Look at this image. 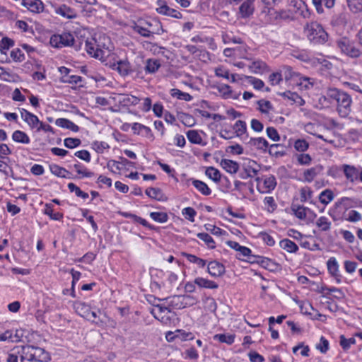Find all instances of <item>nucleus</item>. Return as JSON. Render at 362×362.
I'll use <instances>...</instances> for the list:
<instances>
[{
  "instance_id": "nucleus-9",
  "label": "nucleus",
  "mask_w": 362,
  "mask_h": 362,
  "mask_svg": "<svg viewBox=\"0 0 362 362\" xmlns=\"http://www.w3.org/2000/svg\"><path fill=\"white\" fill-rule=\"evenodd\" d=\"M156 11L159 14L170 16L177 19H180L182 17V13L180 11L170 8L164 0H158L156 1Z\"/></svg>"
},
{
  "instance_id": "nucleus-27",
  "label": "nucleus",
  "mask_w": 362,
  "mask_h": 362,
  "mask_svg": "<svg viewBox=\"0 0 362 362\" xmlns=\"http://www.w3.org/2000/svg\"><path fill=\"white\" fill-rule=\"evenodd\" d=\"M194 284L199 288L216 289L218 287L217 283L203 277H197L194 279Z\"/></svg>"
},
{
  "instance_id": "nucleus-13",
  "label": "nucleus",
  "mask_w": 362,
  "mask_h": 362,
  "mask_svg": "<svg viewBox=\"0 0 362 362\" xmlns=\"http://www.w3.org/2000/svg\"><path fill=\"white\" fill-rule=\"evenodd\" d=\"M21 5L33 13H40L45 10V5L41 0H22Z\"/></svg>"
},
{
  "instance_id": "nucleus-29",
  "label": "nucleus",
  "mask_w": 362,
  "mask_h": 362,
  "mask_svg": "<svg viewBox=\"0 0 362 362\" xmlns=\"http://www.w3.org/2000/svg\"><path fill=\"white\" fill-rule=\"evenodd\" d=\"M233 129L237 136L242 139L248 137L247 134V124L243 120H238L233 126Z\"/></svg>"
},
{
  "instance_id": "nucleus-47",
  "label": "nucleus",
  "mask_w": 362,
  "mask_h": 362,
  "mask_svg": "<svg viewBox=\"0 0 362 362\" xmlns=\"http://www.w3.org/2000/svg\"><path fill=\"white\" fill-rule=\"evenodd\" d=\"M341 173H343L342 165L340 166L337 165H332L328 167L327 175L334 179H338L341 177Z\"/></svg>"
},
{
  "instance_id": "nucleus-23",
  "label": "nucleus",
  "mask_w": 362,
  "mask_h": 362,
  "mask_svg": "<svg viewBox=\"0 0 362 362\" xmlns=\"http://www.w3.org/2000/svg\"><path fill=\"white\" fill-rule=\"evenodd\" d=\"M56 13L67 19H74L77 16L76 12L74 8L64 4L57 8Z\"/></svg>"
},
{
  "instance_id": "nucleus-62",
  "label": "nucleus",
  "mask_w": 362,
  "mask_h": 362,
  "mask_svg": "<svg viewBox=\"0 0 362 362\" xmlns=\"http://www.w3.org/2000/svg\"><path fill=\"white\" fill-rule=\"evenodd\" d=\"M81 141L77 138H66L64 140V146L68 148H74L81 145Z\"/></svg>"
},
{
  "instance_id": "nucleus-19",
  "label": "nucleus",
  "mask_w": 362,
  "mask_h": 362,
  "mask_svg": "<svg viewBox=\"0 0 362 362\" xmlns=\"http://www.w3.org/2000/svg\"><path fill=\"white\" fill-rule=\"evenodd\" d=\"M250 71L256 74H262L269 71V66L262 60H254L249 66Z\"/></svg>"
},
{
  "instance_id": "nucleus-1",
  "label": "nucleus",
  "mask_w": 362,
  "mask_h": 362,
  "mask_svg": "<svg viewBox=\"0 0 362 362\" xmlns=\"http://www.w3.org/2000/svg\"><path fill=\"white\" fill-rule=\"evenodd\" d=\"M325 98L337 103V110L341 117H346L351 112L352 100L346 92L335 88H328Z\"/></svg>"
},
{
  "instance_id": "nucleus-57",
  "label": "nucleus",
  "mask_w": 362,
  "mask_h": 362,
  "mask_svg": "<svg viewBox=\"0 0 362 362\" xmlns=\"http://www.w3.org/2000/svg\"><path fill=\"white\" fill-rule=\"evenodd\" d=\"M350 11L357 13L362 11V0H346Z\"/></svg>"
},
{
  "instance_id": "nucleus-5",
  "label": "nucleus",
  "mask_w": 362,
  "mask_h": 362,
  "mask_svg": "<svg viewBox=\"0 0 362 362\" xmlns=\"http://www.w3.org/2000/svg\"><path fill=\"white\" fill-rule=\"evenodd\" d=\"M336 45L342 54L350 58L357 59L362 56V49L354 41L348 37H341L337 40Z\"/></svg>"
},
{
  "instance_id": "nucleus-44",
  "label": "nucleus",
  "mask_w": 362,
  "mask_h": 362,
  "mask_svg": "<svg viewBox=\"0 0 362 362\" xmlns=\"http://www.w3.org/2000/svg\"><path fill=\"white\" fill-rule=\"evenodd\" d=\"M170 95L173 98L185 101H191L193 98L188 93L182 92L177 88L171 89Z\"/></svg>"
},
{
  "instance_id": "nucleus-41",
  "label": "nucleus",
  "mask_w": 362,
  "mask_h": 362,
  "mask_svg": "<svg viewBox=\"0 0 362 362\" xmlns=\"http://www.w3.org/2000/svg\"><path fill=\"white\" fill-rule=\"evenodd\" d=\"M258 105V110L263 115H269L274 110V107L270 101L267 100H259L257 102Z\"/></svg>"
},
{
  "instance_id": "nucleus-35",
  "label": "nucleus",
  "mask_w": 362,
  "mask_h": 362,
  "mask_svg": "<svg viewBox=\"0 0 362 362\" xmlns=\"http://www.w3.org/2000/svg\"><path fill=\"white\" fill-rule=\"evenodd\" d=\"M12 139L17 142L23 144H28L30 142V139L28 134L21 130H16L12 134Z\"/></svg>"
},
{
  "instance_id": "nucleus-36",
  "label": "nucleus",
  "mask_w": 362,
  "mask_h": 362,
  "mask_svg": "<svg viewBox=\"0 0 362 362\" xmlns=\"http://www.w3.org/2000/svg\"><path fill=\"white\" fill-rule=\"evenodd\" d=\"M249 143L257 149L266 151L269 147L268 141L263 137L250 138Z\"/></svg>"
},
{
  "instance_id": "nucleus-17",
  "label": "nucleus",
  "mask_w": 362,
  "mask_h": 362,
  "mask_svg": "<svg viewBox=\"0 0 362 362\" xmlns=\"http://www.w3.org/2000/svg\"><path fill=\"white\" fill-rule=\"evenodd\" d=\"M327 267L331 276L337 280V283H340L341 276L339 274V264L336 258L330 257L327 262Z\"/></svg>"
},
{
  "instance_id": "nucleus-39",
  "label": "nucleus",
  "mask_w": 362,
  "mask_h": 362,
  "mask_svg": "<svg viewBox=\"0 0 362 362\" xmlns=\"http://www.w3.org/2000/svg\"><path fill=\"white\" fill-rule=\"evenodd\" d=\"M192 183L193 186L203 195L209 196L211 194V190L205 182L199 180H192Z\"/></svg>"
},
{
  "instance_id": "nucleus-11",
  "label": "nucleus",
  "mask_w": 362,
  "mask_h": 362,
  "mask_svg": "<svg viewBox=\"0 0 362 362\" xmlns=\"http://www.w3.org/2000/svg\"><path fill=\"white\" fill-rule=\"evenodd\" d=\"M21 117L22 119L29 126L30 129H37L40 120L38 117L25 109H21Z\"/></svg>"
},
{
  "instance_id": "nucleus-7",
  "label": "nucleus",
  "mask_w": 362,
  "mask_h": 362,
  "mask_svg": "<svg viewBox=\"0 0 362 362\" xmlns=\"http://www.w3.org/2000/svg\"><path fill=\"white\" fill-rule=\"evenodd\" d=\"M257 189L261 194L270 193L276 187L277 182L273 175H265L262 177L255 178Z\"/></svg>"
},
{
  "instance_id": "nucleus-42",
  "label": "nucleus",
  "mask_w": 362,
  "mask_h": 362,
  "mask_svg": "<svg viewBox=\"0 0 362 362\" xmlns=\"http://www.w3.org/2000/svg\"><path fill=\"white\" fill-rule=\"evenodd\" d=\"M264 209L268 213H274L277 209V204L273 197H265L263 199Z\"/></svg>"
},
{
  "instance_id": "nucleus-34",
  "label": "nucleus",
  "mask_w": 362,
  "mask_h": 362,
  "mask_svg": "<svg viewBox=\"0 0 362 362\" xmlns=\"http://www.w3.org/2000/svg\"><path fill=\"white\" fill-rule=\"evenodd\" d=\"M187 137L189 141L192 144H199L203 146L206 144V142L203 141L202 136L196 130H189L187 132Z\"/></svg>"
},
{
  "instance_id": "nucleus-54",
  "label": "nucleus",
  "mask_w": 362,
  "mask_h": 362,
  "mask_svg": "<svg viewBox=\"0 0 362 362\" xmlns=\"http://www.w3.org/2000/svg\"><path fill=\"white\" fill-rule=\"evenodd\" d=\"M197 236L204 241L206 246L210 249H214L216 247V243L214 240L212 238L211 235L206 233H199Z\"/></svg>"
},
{
  "instance_id": "nucleus-52",
  "label": "nucleus",
  "mask_w": 362,
  "mask_h": 362,
  "mask_svg": "<svg viewBox=\"0 0 362 362\" xmlns=\"http://www.w3.org/2000/svg\"><path fill=\"white\" fill-rule=\"evenodd\" d=\"M269 153L275 157H282L286 155L283 146L281 144H272L269 148Z\"/></svg>"
},
{
  "instance_id": "nucleus-8",
  "label": "nucleus",
  "mask_w": 362,
  "mask_h": 362,
  "mask_svg": "<svg viewBox=\"0 0 362 362\" xmlns=\"http://www.w3.org/2000/svg\"><path fill=\"white\" fill-rule=\"evenodd\" d=\"M75 40L71 33L64 32L62 34L53 35L50 38V44L56 48L70 47L74 45Z\"/></svg>"
},
{
  "instance_id": "nucleus-14",
  "label": "nucleus",
  "mask_w": 362,
  "mask_h": 362,
  "mask_svg": "<svg viewBox=\"0 0 362 362\" xmlns=\"http://www.w3.org/2000/svg\"><path fill=\"white\" fill-rule=\"evenodd\" d=\"M132 129L134 134L140 135L143 137L153 141L154 139L153 134L151 129L142 124L135 122L132 124Z\"/></svg>"
},
{
  "instance_id": "nucleus-24",
  "label": "nucleus",
  "mask_w": 362,
  "mask_h": 362,
  "mask_svg": "<svg viewBox=\"0 0 362 362\" xmlns=\"http://www.w3.org/2000/svg\"><path fill=\"white\" fill-rule=\"evenodd\" d=\"M315 226L320 232L327 233L331 230L332 222L326 216H320L315 221Z\"/></svg>"
},
{
  "instance_id": "nucleus-59",
  "label": "nucleus",
  "mask_w": 362,
  "mask_h": 362,
  "mask_svg": "<svg viewBox=\"0 0 362 362\" xmlns=\"http://www.w3.org/2000/svg\"><path fill=\"white\" fill-rule=\"evenodd\" d=\"M346 216V217L344 221L352 223L358 222L362 219L361 214L356 210L349 209L347 215Z\"/></svg>"
},
{
  "instance_id": "nucleus-53",
  "label": "nucleus",
  "mask_w": 362,
  "mask_h": 362,
  "mask_svg": "<svg viewBox=\"0 0 362 362\" xmlns=\"http://www.w3.org/2000/svg\"><path fill=\"white\" fill-rule=\"evenodd\" d=\"M205 174L215 182H218L221 180V176L220 171L214 167L207 168L205 171Z\"/></svg>"
},
{
  "instance_id": "nucleus-46",
  "label": "nucleus",
  "mask_w": 362,
  "mask_h": 362,
  "mask_svg": "<svg viewBox=\"0 0 362 362\" xmlns=\"http://www.w3.org/2000/svg\"><path fill=\"white\" fill-rule=\"evenodd\" d=\"M115 103L122 106H129L130 101V95L126 94H115L110 98Z\"/></svg>"
},
{
  "instance_id": "nucleus-6",
  "label": "nucleus",
  "mask_w": 362,
  "mask_h": 362,
  "mask_svg": "<svg viewBox=\"0 0 362 362\" xmlns=\"http://www.w3.org/2000/svg\"><path fill=\"white\" fill-rule=\"evenodd\" d=\"M85 49L88 54L100 60H103L110 53L108 47H105V45L102 47L100 45L97 44L95 38L86 41Z\"/></svg>"
},
{
  "instance_id": "nucleus-56",
  "label": "nucleus",
  "mask_w": 362,
  "mask_h": 362,
  "mask_svg": "<svg viewBox=\"0 0 362 362\" xmlns=\"http://www.w3.org/2000/svg\"><path fill=\"white\" fill-rule=\"evenodd\" d=\"M245 77L248 83L252 85L255 89L260 90L264 87V83L262 80L251 76H245Z\"/></svg>"
},
{
  "instance_id": "nucleus-3",
  "label": "nucleus",
  "mask_w": 362,
  "mask_h": 362,
  "mask_svg": "<svg viewBox=\"0 0 362 362\" xmlns=\"http://www.w3.org/2000/svg\"><path fill=\"white\" fill-rule=\"evenodd\" d=\"M18 354H21L22 362L24 361L48 362L51 360L48 352L40 347L34 346H23L21 347V351H18Z\"/></svg>"
},
{
  "instance_id": "nucleus-64",
  "label": "nucleus",
  "mask_w": 362,
  "mask_h": 362,
  "mask_svg": "<svg viewBox=\"0 0 362 362\" xmlns=\"http://www.w3.org/2000/svg\"><path fill=\"white\" fill-rule=\"evenodd\" d=\"M205 309L211 313H215L217 309V303L214 298L208 297L205 300Z\"/></svg>"
},
{
  "instance_id": "nucleus-55",
  "label": "nucleus",
  "mask_w": 362,
  "mask_h": 362,
  "mask_svg": "<svg viewBox=\"0 0 362 362\" xmlns=\"http://www.w3.org/2000/svg\"><path fill=\"white\" fill-rule=\"evenodd\" d=\"M214 339L230 345L234 342L235 337L232 334H217L214 336Z\"/></svg>"
},
{
  "instance_id": "nucleus-50",
  "label": "nucleus",
  "mask_w": 362,
  "mask_h": 362,
  "mask_svg": "<svg viewBox=\"0 0 362 362\" xmlns=\"http://www.w3.org/2000/svg\"><path fill=\"white\" fill-rule=\"evenodd\" d=\"M74 168L80 175V177H90L94 175V173L89 171L83 165L80 163H77L74 165Z\"/></svg>"
},
{
  "instance_id": "nucleus-48",
  "label": "nucleus",
  "mask_w": 362,
  "mask_h": 362,
  "mask_svg": "<svg viewBox=\"0 0 362 362\" xmlns=\"http://www.w3.org/2000/svg\"><path fill=\"white\" fill-rule=\"evenodd\" d=\"M284 98H287L288 100L293 101L295 103L298 104L299 105H303L305 101L302 99V98L296 93L291 91H286L280 94Z\"/></svg>"
},
{
  "instance_id": "nucleus-33",
  "label": "nucleus",
  "mask_w": 362,
  "mask_h": 362,
  "mask_svg": "<svg viewBox=\"0 0 362 362\" xmlns=\"http://www.w3.org/2000/svg\"><path fill=\"white\" fill-rule=\"evenodd\" d=\"M49 169L51 173L57 177L62 178H71V173L65 168L60 167L58 165H50Z\"/></svg>"
},
{
  "instance_id": "nucleus-38",
  "label": "nucleus",
  "mask_w": 362,
  "mask_h": 362,
  "mask_svg": "<svg viewBox=\"0 0 362 362\" xmlns=\"http://www.w3.org/2000/svg\"><path fill=\"white\" fill-rule=\"evenodd\" d=\"M74 309L79 315L87 319L88 317L89 311L90 310V307L89 305L85 303L77 302L74 304Z\"/></svg>"
},
{
  "instance_id": "nucleus-21",
  "label": "nucleus",
  "mask_w": 362,
  "mask_h": 362,
  "mask_svg": "<svg viewBox=\"0 0 362 362\" xmlns=\"http://www.w3.org/2000/svg\"><path fill=\"white\" fill-rule=\"evenodd\" d=\"M238 52L240 53L241 58L250 59L248 57L245 56V54L247 52V47L245 45L233 48H226L223 50V54L228 57L235 56L238 54Z\"/></svg>"
},
{
  "instance_id": "nucleus-22",
  "label": "nucleus",
  "mask_w": 362,
  "mask_h": 362,
  "mask_svg": "<svg viewBox=\"0 0 362 362\" xmlns=\"http://www.w3.org/2000/svg\"><path fill=\"white\" fill-rule=\"evenodd\" d=\"M221 166L230 174L236 173L239 170V163L230 159H222Z\"/></svg>"
},
{
  "instance_id": "nucleus-31",
  "label": "nucleus",
  "mask_w": 362,
  "mask_h": 362,
  "mask_svg": "<svg viewBox=\"0 0 362 362\" xmlns=\"http://www.w3.org/2000/svg\"><path fill=\"white\" fill-rule=\"evenodd\" d=\"M312 1L318 13L324 12L323 4L327 8H333L335 4V0H312Z\"/></svg>"
},
{
  "instance_id": "nucleus-18",
  "label": "nucleus",
  "mask_w": 362,
  "mask_h": 362,
  "mask_svg": "<svg viewBox=\"0 0 362 362\" xmlns=\"http://www.w3.org/2000/svg\"><path fill=\"white\" fill-rule=\"evenodd\" d=\"M322 170L323 166L321 165L308 168L303 172V179L307 182H311L317 175L322 173Z\"/></svg>"
},
{
  "instance_id": "nucleus-4",
  "label": "nucleus",
  "mask_w": 362,
  "mask_h": 362,
  "mask_svg": "<svg viewBox=\"0 0 362 362\" xmlns=\"http://www.w3.org/2000/svg\"><path fill=\"white\" fill-rule=\"evenodd\" d=\"M354 203L353 199L346 197H342L329 209L328 214L335 221H344L349 209L354 206Z\"/></svg>"
},
{
  "instance_id": "nucleus-58",
  "label": "nucleus",
  "mask_w": 362,
  "mask_h": 362,
  "mask_svg": "<svg viewBox=\"0 0 362 362\" xmlns=\"http://www.w3.org/2000/svg\"><path fill=\"white\" fill-rule=\"evenodd\" d=\"M68 189L71 192H75V194L83 199H86L88 197V194L83 192L78 186L74 183L70 182L67 185Z\"/></svg>"
},
{
  "instance_id": "nucleus-2",
  "label": "nucleus",
  "mask_w": 362,
  "mask_h": 362,
  "mask_svg": "<svg viewBox=\"0 0 362 362\" xmlns=\"http://www.w3.org/2000/svg\"><path fill=\"white\" fill-rule=\"evenodd\" d=\"M303 33L313 45H324L329 38V35L322 25L316 21L307 23L303 27Z\"/></svg>"
},
{
  "instance_id": "nucleus-63",
  "label": "nucleus",
  "mask_w": 362,
  "mask_h": 362,
  "mask_svg": "<svg viewBox=\"0 0 362 362\" xmlns=\"http://www.w3.org/2000/svg\"><path fill=\"white\" fill-rule=\"evenodd\" d=\"M182 215L191 222L194 221V217L197 215V211L192 207H186L182 209Z\"/></svg>"
},
{
  "instance_id": "nucleus-45",
  "label": "nucleus",
  "mask_w": 362,
  "mask_h": 362,
  "mask_svg": "<svg viewBox=\"0 0 362 362\" xmlns=\"http://www.w3.org/2000/svg\"><path fill=\"white\" fill-rule=\"evenodd\" d=\"M160 67V63L158 59H149L146 61L145 71L146 73L153 74Z\"/></svg>"
},
{
  "instance_id": "nucleus-25",
  "label": "nucleus",
  "mask_w": 362,
  "mask_h": 362,
  "mask_svg": "<svg viewBox=\"0 0 362 362\" xmlns=\"http://www.w3.org/2000/svg\"><path fill=\"white\" fill-rule=\"evenodd\" d=\"M217 90L220 94L226 99L233 98L238 99L240 93H233L230 86L226 84H220L217 86Z\"/></svg>"
},
{
  "instance_id": "nucleus-61",
  "label": "nucleus",
  "mask_w": 362,
  "mask_h": 362,
  "mask_svg": "<svg viewBox=\"0 0 362 362\" xmlns=\"http://www.w3.org/2000/svg\"><path fill=\"white\" fill-rule=\"evenodd\" d=\"M339 339L340 346L344 351H347L348 349H349L351 346L356 343V339L354 337L346 339L344 335H341Z\"/></svg>"
},
{
  "instance_id": "nucleus-15",
  "label": "nucleus",
  "mask_w": 362,
  "mask_h": 362,
  "mask_svg": "<svg viewBox=\"0 0 362 362\" xmlns=\"http://www.w3.org/2000/svg\"><path fill=\"white\" fill-rule=\"evenodd\" d=\"M255 0H245L239 7V15L242 18L250 17L255 11Z\"/></svg>"
},
{
  "instance_id": "nucleus-32",
  "label": "nucleus",
  "mask_w": 362,
  "mask_h": 362,
  "mask_svg": "<svg viewBox=\"0 0 362 362\" xmlns=\"http://www.w3.org/2000/svg\"><path fill=\"white\" fill-rule=\"evenodd\" d=\"M43 212L45 215L48 216L50 218V219L54 221H61L64 217L62 213L54 212L53 206L50 203L45 204Z\"/></svg>"
},
{
  "instance_id": "nucleus-30",
  "label": "nucleus",
  "mask_w": 362,
  "mask_h": 362,
  "mask_svg": "<svg viewBox=\"0 0 362 362\" xmlns=\"http://www.w3.org/2000/svg\"><path fill=\"white\" fill-rule=\"evenodd\" d=\"M55 124L58 127L70 129L74 132H77L79 130V127L76 124L66 118L57 119L55 121Z\"/></svg>"
},
{
  "instance_id": "nucleus-16",
  "label": "nucleus",
  "mask_w": 362,
  "mask_h": 362,
  "mask_svg": "<svg viewBox=\"0 0 362 362\" xmlns=\"http://www.w3.org/2000/svg\"><path fill=\"white\" fill-rule=\"evenodd\" d=\"M207 272L212 277H219L224 274L225 267L217 261H211L207 265Z\"/></svg>"
},
{
  "instance_id": "nucleus-37",
  "label": "nucleus",
  "mask_w": 362,
  "mask_h": 362,
  "mask_svg": "<svg viewBox=\"0 0 362 362\" xmlns=\"http://www.w3.org/2000/svg\"><path fill=\"white\" fill-rule=\"evenodd\" d=\"M291 210L293 212L295 216L300 220L305 219L307 216V211H310V210L307 207L295 204L291 206Z\"/></svg>"
},
{
  "instance_id": "nucleus-10",
  "label": "nucleus",
  "mask_w": 362,
  "mask_h": 362,
  "mask_svg": "<svg viewBox=\"0 0 362 362\" xmlns=\"http://www.w3.org/2000/svg\"><path fill=\"white\" fill-rule=\"evenodd\" d=\"M58 70L62 76L61 81L63 83L78 84L82 81L81 76L71 74V70L65 66H60Z\"/></svg>"
},
{
  "instance_id": "nucleus-49",
  "label": "nucleus",
  "mask_w": 362,
  "mask_h": 362,
  "mask_svg": "<svg viewBox=\"0 0 362 362\" xmlns=\"http://www.w3.org/2000/svg\"><path fill=\"white\" fill-rule=\"evenodd\" d=\"M334 197L333 192L329 189H327L320 194L319 200L322 204L327 205L334 199Z\"/></svg>"
},
{
  "instance_id": "nucleus-12",
  "label": "nucleus",
  "mask_w": 362,
  "mask_h": 362,
  "mask_svg": "<svg viewBox=\"0 0 362 362\" xmlns=\"http://www.w3.org/2000/svg\"><path fill=\"white\" fill-rule=\"evenodd\" d=\"M342 170L348 182L354 183L356 181L358 180L360 170L356 166L349 164H343Z\"/></svg>"
},
{
  "instance_id": "nucleus-20",
  "label": "nucleus",
  "mask_w": 362,
  "mask_h": 362,
  "mask_svg": "<svg viewBox=\"0 0 362 362\" xmlns=\"http://www.w3.org/2000/svg\"><path fill=\"white\" fill-rule=\"evenodd\" d=\"M112 68L117 70L122 76H127L131 71V66L127 60H119L112 65Z\"/></svg>"
},
{
  "instance_id": "nucleus-60",
  "label": "nucleus",
  "mask_w": 362,
  "mask_h": 362,
  "mask_svg": "<svg viewBox=\"0 0 362 362\" xmlns=\"http://www.w3.org/2000/svg\"><path fill=\"white\" fill-rule=\"evenodd\" d=\"M293 147L297 151L303 153L308 149L309 143L305 139H299L295 141Z\"/></svg>"
},
{
  "instance_id": "nucleus-28",
  "label": "nucleus",
  "mask_w": 362,
  "mask_h": 362,
  "mask_svg": "<svg viewBox=\"0 0 362 362\" xmlns=\"http://www.w3.org/2000/svg\"><path fill=\"white\" fill-rule=\"evenodd\" d=\"M279 246L281 249L288 253H296L298 250V246L292 240L284 238L279 242Z\"/></svg>"
},
{
  "instance_id": "nucleus-26",
  "label": "nucleus",
  "mask_w": 362,
  "mask_h": 362,
  "mask_svg": "<svg viewBox=\"0 0 362 362\" xmlns=\"http://www.w3.org/2000/svg\"><path fill=\"white\" fill-rule=\"evenodd\" d=\"M132 30L144 37H149L156 33H158V30L155 31L154 30H150L148 28L136 23L132 25Z\"/></svg>"
},
{
  "instance_id": "nucleus-40",
  "label": "nucleus",
  "mask_w": 362,
  "mask_h": 362,
  "mask_svg": "<svg viewBox=\"0 0 362 362\" xmlns=\"http://www.w3.org/2000/svg\"><path fill=\"white\" fill-rule=\"evenodd\" d=\"M184 298L182 295H175L168 298L169 306L173 309H182L184 308Z\"/></svg>"
},
{
  "instance_id": "nucleus-43",
  "label": "nucleus",
  "mask_w": 362,
  "mask_h": 362,
  "mask_svg": "<svg viewBox=\"0 0 362 362\" xmlns=\"http://www.w3.org/2000/svg\"><path fill=\"white\" fill-rule=\"evenodd\" d=\"M146 194L151 199H156L158 201H163L164 195L159 188L148 187L146 189Z\"/></svg>"
},
{
  "instance_id": "nucleus-51",
  "label": "nucleus",
  "mask_w": 362,
  "mask_h": 362,
  "mask_svg": "<svg viewBox=\"0 0 362 362\" xmlns=\"http://www.w3.org/2000/svg\"><path fill=\"white\" fill-rule=\"evenodd\" d=\"M149 216L154 221L160 223H166L169 220L168 214L166 212H151Z\"/></svg>"
}]
</instances>
